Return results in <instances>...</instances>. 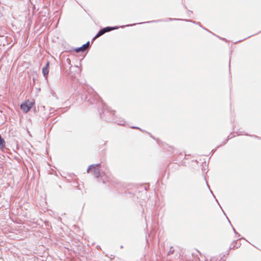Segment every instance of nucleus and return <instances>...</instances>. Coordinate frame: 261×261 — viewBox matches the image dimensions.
I'll list each match as a JSON object with an SVG mask.
<instances>
[{"instance_id": "obj_3", "label": "nucleus", "mask_w": 261, "mask_h": 261, "mask_svg": "<svg viewBox=\"0 0 261 261\" xmlns=\"http://www.w3.org/2000/svg\"><path fill=\"white\" fill-rule=\"evenodd\" d=\"M115 29H116V28H112V27H109L105 28L98 32V33L95 36L94 39H96V38L100 37V36L104 34L106 32H108L113 30Z\"/></svg>"}, {"instance_id": "obj_2", "label": "nucleus", "mask_w": 261, "mask_h": 261, "mask_svg": "<svg viewBox=\"0 0 261 261\" xmlns=\"http://www.w3.org/2000/svg\"><path fill=\"white\" fill-rule=\"evenodd\" d=\"M34 104V102H32L29 100H27L21 105L20 109L24 113H27L30 110V109L33 106Z\"/></svg>"}, {"instance_id": "obj_6", "label": "nucleus", "mask_w": 261, "mask_h": 261, "mask_svg": "<svg viewBox=\"0 0 261 261\" xmlns=\"http://www.w3.org/2000/svg\"><path fill=\"white\" fill-rule=\"evenodd\" d=\"M5 142L4 140L1 137L0 135V145L2 146H4L5 145Z\"/></svg>"}, {"instance_id": "obj_5", "label": "nucleus", "mask_w": 261, "mask_h": 261, "mask_svg": "<svg viewBox=\"0 0 261 261\" xmlns=\"http://www.w3.org/2000/svg\"><path fill=\"white\" fill-rule=\"evenodd\" d=\"M49 62H47L46 64V66L43 68L42 69V73L44 75V76H47V75H48V72H49V70H48V68H49Z\"/></svg>"}, {"instance_id": "obj_4", "label": "nucleus", "mask_w": 261, "mask_h": 261, "mask_svg": "<svg viewBox=\"0 0 261 261\" xmlns=\"http://www.w3.org/2000/svg\"><path fill=\"white\" fill-rule=\"evenodd\" d=\"M89 46V42H88L85 44H84L82 46L77 48L75 49L76 53H79L80 51H84L86 50Z\"/></svg>"}, {"instance_id": "obj_1", "label": "nucleus", "mask_w": 261, "mask_h": 261, "mask_svg": "<svg viewBox=\"0 0 261 261\" xmlns=\"http://www.w3.org/2000/svg\"><path fill=\"white\" fill-rule=\"evenodd\" d=\"M99 167L100 165L99 164L91 165L88 168L87 172L89 173L93 172L96 177H98L100 175Z\"/></svg>"}]
</instances>
